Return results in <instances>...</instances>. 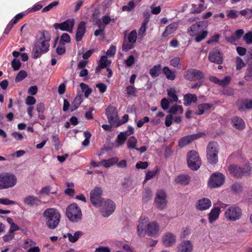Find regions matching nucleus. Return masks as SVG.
Here are the masks:
<instances>
[{"instance_id": "f257e3e1", "label": "nucleus", "mask_w": 252, "mask_h": 252, "mask_svg": "<svg viewBox=\"0 0 252 252\" xmlns=\"http://www.w3.org/2000/svg\"><path fill=\"white\" fill-rule=\"evenodd\" d=\"M40 36L34 41L32 50V58L36 59L47 53L49 50V41L51 35L49 32L42 31L40 32Z\"/></svg>"}, {"instance_id": "f03ea898", "label": "nucleus", "mask_w": 252, "mask_h": 252, "mask_svg": "<svg viewBox=\"0 0 252 252\" xmlns=\"http://www.w3.org/2000/svg\"><path fill=\"white\" fill-rule=\"evenodd\" d=\"M43 215L46 220V224L49 228L54 229L57 227L61 217L57 209L53 208L47 209L44 211Z\"/></svg>"}, {"instance_id": "7ed1b4c3", "label": "nucleus", "mask_w": 252, "mask_h": 252, "mask_svg": "<svg viewBox=\"0 0 252 252\" xmlns=\"http://www.w3.org/2000/svg\"><path fill=\"white\" fill-rule=\"evenodd\" d=\"M230 174L237 179H241L243 176H249L252 173V168L249 163H246L243 167L238 165H230L228 167Z\"/></svg>"}, {"instance_id": "20e7f679", "label": "nucleus", "mask_w": 252, "mask_h": 252, "mask_svg": "<svg viewBox=\"0 0 252 252\" xmlns=\"http://www.w3.org/2000/svg\"><path fill=\"white\" fill-rule=\"evenodd\" d=\"M65 214L68 220L73 222H77L82 219V211L76 203L69 205L66 209Z\"/></svg>"}, {"instance_id": "39448f33", "label": "nucleus", "mask_w": 252, "mask_h": 252, "mask_svg": "<svg viewBox=\"0 0 252 252\" xmlns=\"http://www.w3.org/2000/svg\"><path fill=\"white\" fill-rule=\"evenodd\" d=\"M17 182L16 176L10 173L0 174V189L14 187Z\"/></svg>"}, {"instance_id": "423d86ee", "label": "nucleus", "mask_w": 252, "mask_h": 252, "mask_svg": "<svg viewBox=\"0 0 252 252\" xmlns=\"http://www.w3.org/2000/svg\"><path fill=\"white\" fill-rule=\"evenodd\" d=\"M202 23L200 22L192 25L188 31L190 36H195L194 39L197 42H199L204 39L208 34L207 31H203L201 29V23Z\"/></svg>"}, {"instance_id": "0eeeda50", "label": "nucleus", "mask_w": 252, "mask_h": 252, "mask_svg": "<svg viewBox=\"0 0 252 252\" xmlns=\"http://www.w3.org/2000/svg\"><path fill=\"white\" fill-rule=\"evenodd\" d=\"M187 157L189 168L194 171L197 170L201 164L198 153L194 150H190L188 152Z\"/></svg>"}, {"instance_id": "6e6552de", "label": "nucleus", "mask_w": 252, "mask_h": 252, "mask_svg": "<svg viewBox=\"0 0 252 252\" xmlns=\"http://www.w3.org/2000/svg\"><path fill=\"white\" fill-rule=\"evenodd\" d=\"M97 207H100V212L104 217L110 216L115 210L116 205L110 199L103 200L102 203Z\"/></svg>"}, {"instance_id": "1a4fd4ad", "label": "nucleus", "mask_w": 252, "mask_h": 252, "mask_svg": "<svg viewBox=\"0 0 252 252\" xmlns=\"http://www.w3.org/2000/svg\"><path fill=\"white\" fill-rule=\"evenodd\" d=\"M105 113L108 121L111 125L118 126L121 125L120 121H119L117 110L115 107L111 106H108L106 109Z\"/></svg>"}, {"instance_id": "9d476101", "label": "nucleus", "mask_w": 252, "mask_h": 252, "mask_svg": "<svg viewBox=\"0 0 252 252\" xmlns=\"http://www.w3.org/2000/svg\"><path fill=\"white\" fill-rule=\"evenodd\" d=\"M224 215L227 220L235 221L241 218L242 211L239 207L233 206L226 209Z\"/></svg>"}, {"instance_id": "9b49d317", "label": "nucleus", "mask_w": 252, "mask_h": 252, "mask_svg": "<svg viewBox=\"0 0 252 252\" xmlns=\"http://www.w3.org/2000/svg\"><path fill=\"white\" fill-rule=\"evenodd\" d=\"M205 135V133L204 132H200L196 134L187 135L182 137L178 141V146L180 148H183L191 143L193 141L203 137Z\"/></svg>"}, {"instance_id": "f8f14e48", "label": "nucleus", "mask_w": 252, "mask_h": 252, "mask_svg": "<svg viewBox=\"0 0 252 252\" xmlns=\"http://www.w3.org/2000/svg\"><path fill=\"white\" fill-rule=\"evenodd\" d=\"M102 190L100 188L95 187L90 192V201L92 204L95 207H97L102 203L104 200L101 195Z\"/></svg>"}, {"instance_id": "ddd939ff", "label": "nucleus", "mask_w": 252, "mask_h": 252, "mask_svg": "<svg viewBox=\"0 0 252 252\" xmlns=\"http://www.w3.org/2000/svg\"><path fill=\"white\" fill-rule=\"evenodd\" d=\"M204 74L203 72L200 70L190 68L186 71L185 73V77L187 80L189 81H197L203 79Z\"/></svg>"}, {"instance_id": "4468645a", "label": "nucleus", "mask_w": 252, "mask_h": 252, "mask_svg": "<svg viewBox=\"0 0 252 252\" xmlns=\"http://www.w3.org/2000/svg\"><path fill=\"white\" fill-rule=\"evenodd\" d=\"M225 179L224 176L220 173H215L210 178L208 185L210 188H217L221 186Z\"/></svg>"}, {"instance_id": "2eb2a0df", "label": "nucleus", "mask_w": 252, "mask_h": 252, "mask_svg": "<svg viewBox=\"0 0 252 252\" xmlns=\"http://www.w3.org/2000/svg\"><path fill=\"white\" fill-rule=\"evenodd\" d=\"M166 194L162 190H159L156 193L155 203L156 207L159 210L163 209L166 205Z\"/></svg>"}, {"instance_id": "dca6fc26", "label": "nucleus", "mask_w": 252, "mask_h": 252, "mask_svg": "<svg viewBox=\"0 0 252 252\" xmlns=\"http://www.w3.org/2000/svg\"><path fill=\"white\" fill-rule=\"evenodd\" d=\"M74 24V19L71 18L67 19L64 22L60 24L56 23L54 25V27L56 30L60 29L63 31H67L71 32Z\"/></svg>"}, {"instance_id": "f3484780", "label": "nucleus", "mask_w": 252, "mask_h": 252, "mask_svg": "<svg viewBox=\"0 0 252 252\" xmlns=\"http://www.w3.org/2000/svg\"><path fill=\"white\" fill-rule=\"evenodd\" d=\"M208 59L210 62L218 64L223 62L222 54L218 48H214L209 53Z\"/></svg>"}, {"instance_id": "a211bd4d", "label": "nucleus", "mask_w": 252, "mask_h": 252, "mask_svg": "<svg viewBox=\"0 0 252 252\" xmlns=\"http://www.w3.org/2000/svg\"><path fill=\"white\" fill-rule=\"evenodd\" d=\"M146 233L149 236L155 237L159 232V226L156 221H152L146 225Z\"/></svg>"}, {"instance_id": "6ab92c4d", "label": "nucleus", "mask_w": 252, "mask_h": 252, "mask_svg": "<svg viewBox=\"0 0 252 252\" xmlns=\"http://www.w3.org/2000/svg\"><path fill=\"white\" fill-rule=\"evenodd\" d=\"M193 246L189 240H184L177 247V252H192Z\"/></svg>"}, {"instance_id": "aec40b11", "label": "nucleus", "mask_w": 252, "mask_h": 252, "mask_svg": "<svg viewBox=\"0 0 252 252\" xmlns=\"http://www.w3.org/2000/svg\"><path fill=\"white\" fill-rule=\"evenodd\" d=\"M86 32V23L85 21H81L77 26V31L75 34V39L77 41L82 40Z\"/></svg>"}, {"instance_id": "412c9836", "label": "nucleus", "mask_w": 252, "mask_h": 252, "mask_svg": "<svg viewBox=\"0 0 252 252\" xmlns=\"http://www.w3.org/2000/svg\"><path fill=\"white\" fill-rule=\"evenodd\" d=\"M211 205V202L210 200L207 198H203L197 201L196 208L198 210L202 211L209 208Z\"/></svg>"}, {"instance_id": "4be33fe9", "label": "nucleus", "mask_w": 252, "mask_h": 252, "mask_svg": "<svg viewBox=\"0 0 252 252\" xmlns=\"http://www.w3.org/2000/svg\"><path fill=\"white\" fill-rule=\"evenodd\" d=\"M175 181L176 184L182 186H187L190 183V177L188 175L181 174L176 178Z\"/></svg>"}, {"instance_id": "5701e85b", "label": "nucleus", "mask_w": 252, "mask_h": 252, "mask_svg": "<svg viewBox=\"0 0 252 252\" xmlns=\"http://www.w3.org/2000/svg\"><path fill=\"white\" fill-rule=\"evenodd\" d=\"M23 202L25 204L32 207L37 205V203L40 202V200L34 195H28L24 198Z\"/></svg>"}, {"instance_id": "b1692460", "label": "nucleus", "mask_w": 252, "mask_h": 252, "mask_svg": "<svg viewBox=\"0 0 252 252\" xmlns=\"http://www.w3.org/2000/svg\"><path fill=\"white\" fill-rule=\"evenodd\" d=\"M83 102V95L82 94H77L76 97L74 99L72 102L71 106L70 107V110L73 112L78 109Z\"/></svg>"}, {"instance_id": "393cba45", "label": "nucleus", "mask_w": 252, "mask_h": 252, "mask_svg": "<svg viewBox=\"0 0 252 252\" xmlns=\"http://www.w3.org/2000/svg\"><path fill=\"white\" fill-rule=\"evenodd\" d=\"M233 126L237 129L242 130L244 128L245 125L243 120L240 117H235L232 119Z\"/></svg>"}, {"instance_id": "a878e982", "label": "nucleus", "mask_w": 252, "mask_h": 252, "mask_svg": "<svg viewBox=\"0 0 252 252\" xmlns=\"http://www.w3.org/2000/svg\"><path fill=\"white\" fill-rule=\"evenodd\" d=\"M161 73V65L160 64L154 65L149 70V73L151 77L155 78L158 77Z\"/></svg>"}, {"instance_id": "bb28decb", "label": "nucleus", "mask_w": 252, "mask_h": 252, "mask_svg": "<svg viewBox=\"0 0 252 252\" xmlns=\"http://www.w3.org/2000/svg\"><path fill=\"white\" fill-rule=\"evenodd\" d=\"M220 213V208L218 207L213 208L209 214V220L210 223H212L216 220L219 216Z\"/></svg>"}, {"instance_id": "cd10ccee", "label": "nucleus", "mask_w": 252, "mask_h": 252, "mask_svg": "<svg viewBox=\"0 0 252 252\" xmlns=\"http://www.w3.org/2000/svg\"><path fill=\"white\" fill-rule=\"evenodd\" d=\"M162 243L166 247H170L173 243V235L170 233L165 234L162 237Z\"/></svg>"}, {"instance_id": "c85d7f7f", "label": "nucleus", "mask_w": 252, "mask_h": 252, "mask_svg": "<svg viewBox=\"0 0 252 252\" xmlns=\"http://www.w3.org/2000/svg\"><path fill=\"white\" fill-rule=\"evenodd\" d=\"M118 161L119 158L116 157H114L108 159L102 160L101 163L105 168H109L115 163H117Z\"/></svg>"}, {"instance_id": "c756f323", "label": "nucleus", "mask_w": 252, "mask_h": 252, "mask_svg": "<svg viewBox=\"0 0 252 252\" xmlns=\"http://www.w3.org/2000/svg\"><path fill=\"white\" fill-rule=\"evenodd\" d=\"M207 154H218V145L215 142H210L207 147Z\"/></svg>"}, {"instance_id": "7c9ffc66", "label": "nucleus", "mask_w": 252, "mask_h": 252, "mask_svg": "<svg viewBox=\"0 0 252 252\" xmlns=\"http://www.w3.org/2000/svg\"><path fill=\"white\" fill-rule=\"evenodd\" d=\"M134 44H133V43L129 42L127 40L125 35L122 46V49L123 51L124 52H128L129 50L134 48Z\"/></svg>"}, {"instance_id": "2f4dec72", "label": "nucleus", "mask_w": 252, "mask_h": 252, "mask_svg": "<svg viewBox=\"0 0 252 252\" xmlns=\"http://www.w3.org/2000/svg\"><path fill=\"white\" fill-rule=\"evenodd\" d=\"M186 105H190L192 102H195L197 101V96L195 94H188L184 96Z\"/></svg>"}, {"instance_id": "473e14b6", "label": "nucleus", "mask_w": 252, "mask_h": 252, "mask_svg": "<svg viewBox=\"0 0 252 252\" xmlns=\"http://www.w3.org/2000/svg\"><path fill=\"white\" fill-rule=\"evenodd\" d=\"M213 106V104L210 103H202L198 106V112L196 113L197 115L203 114L205 111L209 110Z\"/></svg>"}, {"instance_id": "72a5a7b5", "label": "nucleus", "mask_w": 252, "mask_h": 252, "mask_svg": "<svg viewBox=\"0 0 252 252\" xmlns=\"http://www.w3.org/2000/svg\"><path fill=\"white\" fill-rule=\"evenodd\" d=\"M231 191L235 194H239L242 192L243 187L241 184L239 183H235L231 186Z\"/></svg>"}, {"instance_id": "f704fd0d", "label": "nucleus", "mask_w": 252, "mask_h": 252, "mask_svg": "<svg viewBox=\"0 0 252 252\" xmlns=\"http://www.w3.org/2000/svg\"><path fill=\"white\" fill-rule=\"evenodd\" d=\"M153 195L151 190L149 189L146 188L143 193L142 200L145 203L148 202Z\"/></svg>"}, {"instance_id": "c9c22d12", "label": "nucleus", "mask_w": 252, "mask_h": 252, "mask_svg": "<svg viewBox=\"0 0 252 252\" xmlns=\"http://www.w3.org/2000/svg\"><path fill=\"white\" fill-rule=\"evenodd\" d=\"M82 234V232L80 231H76L74 233V235L71 233H67V236L68 238L69 241L71 243H75L79 238V237Z\"/></svg>"}, {"instance_id": "e433bc0d", "label": "nucleus", "mask_w": 252, "mask_h": 252, "mask_svg": "<svg viewBox=\"0 0 252 252\" xmlns=\"http://www.w3.org/2000/svg\"><path fill=\"white\" fill-rule=\"evenodd\" d=\"M80 88L83 92H84L85 97L87 98L92 92V90L89 86L84 83H81L80 85Z\"/></svg>"}, {"instance_id": "4c0bfd02", "label": "nucleus", "mask_w": 252, "mask_h": 252, "mask_svg": "<svg viewBox=\"0 0 252 252\" xmlns=\"http://www.w3.org/2000/svg\"><path fill=\"white\" fill-rule=\"evenodd\" d=\"M136 6L134 0L129 1L127 5H124L122 7V10L124 11L131 12L133 11Z\"/></svg>"}, {"instance_id": "58836bf2", "label": "nucleus", "mask_w": 252, "mask_h": 252, "mask_svg": "<svg viewBox=\"0 0 252 252\" xmlns=\"http://www.w3.org/2000/svg\"><path fill=\"white\" fill-rule=\"evenodd\" d=\"M137 139L133 136L130 137L127 141V148L129 149H136Z\"/></svg>"}, {"instance_id": "ea45409f", "label": "nucleus", "mask_w": 252, "mask_h": 252, "mask_svg": "<svg viewBox=\"0 0 252 252\" xmlns=\"http://www.w3.org/2000/svg\"><path fill=\"white\" fill-rule=\"evenodd\" d=\"M170 115H167L165 118V125L166 126L171 125L173 121V106H171L169 109Z\"/></svg>"}, {"instance_id": "a19ab883", "label": "nucleus", "mask_w": 252, "mask_h": 252, "mask_svg": "<svg viewBox=\"0 0 252 252\" xmlns=\"http://www.w3.org/2000/svg\"><path fill=\"white\" fill-rule=\"evenodd\" d=\"M218 154L216 153L213 154H207L208 161L211 164H215L218 162Z\"/></svg>"}, {"instance_id": "79ce46f5", "label": "nucleus", "mask_w": 252, "mask_h": 252, "mask_svg": "<svg viewBox=\"0 0 252 252\" xmlns=\"http://www.w3.org/2000/svg\"><path fill=\"white\" fill-rule=\"evenodd\" d=\"M137 32L135 30L131 31L128 35L127 40L135 44L137 40Z\"/></svg>"}, {"instance_id": "37998d69", "label": "nucleus", "mask_w": 252, "mask_h": 252, "mask_svg": "<svg viewBox=\"0 0 252 252\" xmlns=\"http://www.w3.org/2000/svg\"><path fill=\"white\" fill-rule=\"evenodd\" d=\"M244 78L248 81L252 80V62L245 71Z\"/></svg>"}, {"instance_id": "c03bdc74", "label": "nucleus", "mask_w": 252, "mask_h": 252, "mask_svg": "<svg viewBox=\"0 0 252 252\" xmlns=\"http://www.w3.org/2000/svg\"><path fill=\"white\" fill-rule=\"evenodd\" d=\"M158 172V168L156 166L153 171H149L147 172L145 177V180H149L155 177Z\"/></svg>"}, {"instance_id": "a18cd8bd", "label": "nucleus", "mask_w": 252, "mask_h": 252, "mask_svg": "<svg viewBox=\"0 0 252 252\" xmlns=\"http://www.w3.org/2000/svg\"><path fill=\"white\" fill-rule=\"evenodd\" d=\"M70 42V37L68 33H64L61 37L60 44L64 45L65 43H68Z\"/></svg>"}, {"instance_id": "49530a36", "label": "nucleus", "mask_w": 252, "mask_h": 252, "mask_svg": "<svg viewBox=\"0 0 252 252\" xmlns=\"http://www.w3.org/2000/svg\"><path fill=\"white\" fill-rule=\"evenodd\" d=\"M126 139V137L124 134V133L123 132H121L118 135L116 142L119 145H122L125 143Z\"/></svg>"}, {"instance_id": "de8ad7c7", "label": "nucleus", "mask_w": 252, "mask_h": 252, "mask_svg": "<svg viewBox=\"0 0 252 252\" xmlns=\"http://www.w3.org/2000/svg\"><path fill=\"white\" fill-rule=\"evenodd\" d=\"M27 76V73L24 70L19 72L15 78V81L18 82L24 79Z\"/></svg>"}, {"instance_id": "09e8293b", "label": "nucleus", "mask_w": 252, "mask_h": 252, "mask_svg": "<svg viewBox=\"0 0 252 252\" xmlns=\"http://www.w3.org/2000/svg\"><path fill=\"white\" fill-rule=\"evenodd\" d=\"M99 16V11L98 10H95L93 12V13L92 15V18L94 20H96V24L98 26V27L100 28L101 24V22L100 20L99 19H98Z\"/></svg>"}, {"instance_id": "8fccbe9b", "label": "nucleus", "mask_w": 252, "mask_h": 252, "mask_svg": "<svg viewBox=\"0 0 252 252\" xmlns=\"http://www.w3.org/2000/svg\"><path fill=\"white\" fill-rule=\"evenodd\" d=\"M162 72L166 75L167 78L173 80V73L171 72L168 67H164L162 69Z\"/></svg>"}, {"instance_id": "3c124183", "label": "nucleus", "mask_w": 252, "mask_h": 252, "mask_svg": "<svg viewBox=\"0 0 252 252\" xmlns=\"http://www.w3.org/2000/svg\"><path fill=\"white\" fill-rule=\"evenodd\" d=\"M21 65V63L19 60L14 59L11 62V66L14 70L19 69Z\"/></svg>"}, {"instance_id": "603ef678", "label": "nucleus", "mask_w": 252, "mask_h": 252, "mask_svg": "<svg viewBox=\"0 0 252 252\" xmlns=\"http://www.w3.org/2000/svg\"><path fill=\"white\" fill-rule=\"evenodd\" d=\"M173 32V24H169L166 28L164 32L163 33V36L164 37L167 36L168 35Z\"/></svg>"}, {"instance_id": "864d4df0", "label": "nucleus", "mask_w": 252, "mask_h": 252, "mask_svg": "<svg viewBox=\"0 0 252 252\" xmlns=\"http://www.w3.org/2000/svg\"><path fill=\"white\" fill-rule=\"evenodd\" d=\"M108 59L106 56H102L99 60L98 64H99V67L106 68L107 66Z\"/></svg>"}, {"instance_id": "5fc2aeb1", "label": "nucleus", "mask_w": 252, "mask_h": 252, "mask_svg": "<svg viewBox=\"0 0 252 252\" xmlns=\"http://www.w3.org/2000/svg\"><path fill=\"white\" fill-rule=\"evenodd\" d=\"M58 4H59V1H54L52 2H51V3H50L47 6H46L45 7H44L42 9V12H45L48 11L50 10H51L52 8H53L54 7L58 5Z\"/></svg>"}, {"instance_id": "6e6d98bb", "label": "nucleus", "mask_w": 252, "mask_h": 252, "mask_svg": "<svg viewBox=\"0 0 252 252\" xmlns=\"http://www.w3.org/2000/svg\"><path fill=\"white\" fill-rule=\"evenodd\" d=\"M243 40L247 44L252 43V32H249L243 36Z\"/></svg>"}, {"instance_id": "4d7b16f0", "label": "nucleus", "mask_w": 252, "mask_h": 252, "mask_svg": "<svg viewBox=\"0 0 252 252\" xmlns=\"http://www.w3.org/2000/svg\"><path fill=\"white\" fill-rule=\"evenodd\" d=\"M231 80V77L229 76H225L223 79L220 80L219 85L222 87L228 85Z\"/></svg>"}, {"instance_id": "13d9d810", "label": "nucleus", "mask_w": 252, "mask_h": 252, "mask_svg": "<svg viewBox=\"0 0 252 252\" xmlns=\"http://www.w3.org/2000/svg\"><path fill=\"white\" fill-rule=\"evenodd\" d=\"M126 91L129 95L135 96L136 88L134 86L131 85L127 86Z\"/></svg>"}, {"instance_id": "bf43d9fd", "label": "nucleus", "mask_w": 252, "mask_h": 252, "mask_svg": "<svg viewBox=\"0 0 252 252\" xmlns=\"http://www.w3.org/2000/svg\"><path fill=\"white\" fill-rule=\"evenodd\" d=\"M236 61V69L240 70L242 67L245 66V63H244L243 60L240 57H237Z\"/></svg>"}, {"instance_id": "052dcab7", "label": "nucleus", "mask_w": 252, "mask_h": 252, "mask_svg": "<svg viewBox=\"0 0 252 252\" xmlns=\"http://www.w3.org/2000/svg\"><path fill=\"white\" fill-rule=\"evenodd\" d=\"M160 105H161V108L163 110H166L169 108V102L167 98H163L161 100Z\"/></svg>"}, {"instance_id": "680f3d73", "label": "nucleus", "mask_w": 252, "mask_h": 252, "mask_svg": "<svg viewBox=\"0 0 252 252\" xmlns=\"http://www.w3.org/2000/svg\"><path fill=\"white\" fill-rule=\"evenodd\" d=\"M148 166V163L147 161H139L136 164L137 169H146Z\"/></svg>"}, {"instance_id": "e2e57ef3", "label": "nucleus", "mask_w": 252, "mask_h": 252, "mask_svg": "<svg viewBox=\"0 0 252 252\" xmlns=\"http://www.w3.org/2000/svg\"><path fill=\"white\" fill-rule=\"evenodd\" d=\"M150 121V119L148 117L145 116L143 119L139 120L137 123V126L139 128L141 127L145 123H148Z\"/></svg>"}, {"instance_id": "0e129e2a", "label": "nucleus", "mask_w": 252, "mask_h": 252, "mask_svg": "<svg viewBox=\"0 0 252 252\" xmlns=\"http://www.w3.org/2000/svg\"><path fill=\"white\" fill-rule=\"evenodd\" d=\"M135 63L134 57L133 55H130L125 61V63L127 66H131Z\"/></svg>"}, {"instance_id": "69168bd1", "label": "nucleus", "mask_w": 252, "mask_h": 252, "mask_svg": "<svg viewBox=\"0 0 252 252\" xmlns=\"http://www.w3.org/2000/svg\"><path fill=\"white\" fill-rule=\"evenodd\" d=\"M116 52V47L115 45H111L106 52V55L108 56H113Z\"/></svg>"}, {"instance_id": "338daca9", "label": "nucleus", "mask_w": 252, "mask_h": 252, "mask_svg": "<svg viewBox=\"0 0 252 252\" xmlns=\"http://www.w3.org/2000/svg\"><path fill=\"white\" fill-rule=\"evenodd\" d=\"M36 102V99L33 96H28L26 99V103L28 105H32Z\"/></svg>"}, {"instance_id": "774afa93", "label": "nucleus", "mask_w": 252, "mask_h": 252, "mask_svg": "<svg viewBox=\"0 0 252 252\" xmlns=\"http://www.w3.org/2000/svg\"><path fill=\"white\" fill-rule=\"evenodd\" d=\"M94 252H110L108 247L100 246L95 249Z\"/></svg>"}]
</instances>
